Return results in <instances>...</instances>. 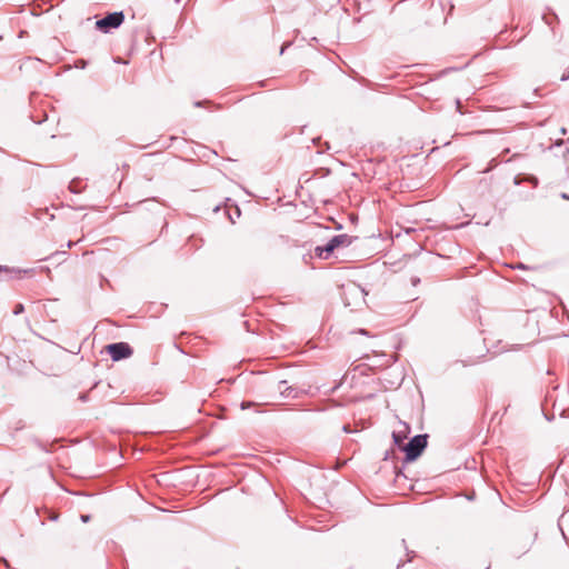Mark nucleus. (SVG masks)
<instances>
[{
    "label": "nucleus",
    "mask_w": 569,
    "mask_h": 569,
    "mask_svg": "<svg viewBox=\"0 0 569 569\" xmlns=\"http://www.w3.org/2000/svg\"><path fill=\"white\" fill-rule=\"evenodd\" d=\"M561 197H562L563 199L569 200V194H567V193H562V194H561Z\"/></svg>",
    "instance_id": "obj_16"
},
{
    "label": "nucleus",
    "mask_w": 569,
    "mask_h": 569,
    "mask_svg": "<svg viewBox=\"0 0 569 569\" xmlns=\"http://www.w3.org/2000/svg\"><path fill=\"white\" fill-rule=\"evenodd\" d=\"M405 430L403 431H393L392 432V439H393V442L397 445V446H401V443L403 442V440L407 438V430H408V426L405 425Z\"/></svg>",
    "instance_id": "obj_6"
},
{
    "label": "nucleus",
    "mask_w": 569,
    "mask_h": 569,
    "mask_svg": "<svg viewBox=\"0 0 569 569\" xmlns=\"http://www.w3.org/2000/svg\"><path fill=\"white\" fill-rule=\"evenodd\" d=\"M81 520H82L83 522H88V521L90 520V516H89V515H82V516H81Z\"/></svg>",
    "instance_id": "obj_10"
},
{
    "label": "nucleus",
    "mask_w": 569,
    "mask_h": 569,
    "mask_svg": "<svg viewBox=\"0 0 569 569\" xmlns=\"http://www.w3.org/2000/svg\"><path fill=\"white\" fill-rule=\"evenodd\" d=\"M360 333L366 335L367 332H366V330L361 329Z\"/></svg>",
    "instance_id": "obj_19"
},
{
    "label": "nucleus",
    "mask_w": 569,
    "mask_h": 569,
    "mask_svg": "<svg viewBox=\"0 0 569 569\" xmlns=\"http://www.w3.org/2000/svg\"><path fill=\"white\" fill-rule=\"evenodd\" d=\"M107 351L113 361L129 358L132 355V348L127 342H116L107 346Z\"/></svg>",
    "instance_id": "obj_4"
},
{
    "label": "nucleus",
    "mask_w": 569,
    "mask_h": 569,
    "mask_svg": "<svg viewBox=\"0 0 569 569\" xmlns=\"http://www.w3.org/2000/svg\"><path fill=\"white\" fill-rule=\"evenodd\" d=\"M123 20H124L123 12H121V11L112 12V13L107 14L104 18L99 19L96 22V27H97V29L107 33L111 29L119 28L122 24Z\"/></svg>",
    "instance_id": "obj_3"
},
{
    "label": "nucleus",
    "mask_w": 569,
    "mask_h": 569,
    "mask_svg": "<svg viewBox=\"0 0 569 569\" xmlns=\"http://www.w3.org/2000/svg\"><path fill=\"white\" fill-rule=\"evenodd\" d=\"M276 390L284 399H298L301 397V395H303L302 389L299 387L288 386L286 380L278 381Z\"/></svg>",
    "instance_id": "obj_5"
},
{
    "label": "nucleus",
    "mask_w": 569,
    "mask_h": 569,
    "mask_svg": "<svg viewBox=\"0 0 569 569\" xmlns=\"http://www.w3.org/2000/svg\"><path fill=\"white\" fill-rule=\"evenodd\" d=\"M427 435H417L403 446L402 450L406 453L407 461L416 460L427 447Z\"/></svg>",
    "instance_id": "obj_2"
},
{
    "label": "nucleus",
    "mask_w": 569,
    "mask_h": 569,
    "mask_svg": "<svg viewBox=\"0 0 569 569\" xmlns=\"http://www.w3.org/2000/svg\"><path fill=\"white\" fill-rule=\"evenodd\" d=\"M23 311H24V306L22 303H18V305H16V307L13 309V315L18 316V315L22 313Z\"/></svg>",
    "instance_id": "obj_8"
},
{
    "label": "nucleus",
    "mask_w": 569,
    "mask_h": 569,
    "mask_svg": "<svg viewBox=\"0 0 569 569\" xmlns=\"http://www.w3.org/2000/svg\"><path fill=\"white\" fill-rule=\"evenodd\" d=\"M1 271L10 272L11 270L8 267H6V266H0V272Z\"/></svg>",
    "instance_id": "obj_13"
},
{
    "label": "nucleus",
    "mask_w": 569,
    "mask_h": 569,
    "mask_svg": "<svg viewBox=\"0 0 569 569\" xmlns=\"http://www.w3.org/2000/svg\"><path fill=\"white\" fill-rule=\"evenodd\" d=\"M568 79H569V70L567 71V73H563V74L561 76V81H566V80H568Z\"/></svg>",
    "instance_id": "obj_11"
},
{
    "label": "nucleus",
    "mask_w": 569,
    "mask_h": 569,
    "mask_svg": "<svg viewBox=\"0 0 569 569\" xmlns=\"http://www.w3.org/2000/svg\"><path fill=\"white\" fill-rule=\"evenodd\" d=\"M252 406H254V402H251V401H242L240 407H241V409H247V408H250V407H252Z\"/></svg>",
    "instance_id": "obj_9"
},
{
    "label": "nucleus",
    "mask_w": 569,
    "mask_h": 569,
    "mask_svg": "<svg viewBox=\"0 0 569 569\" xmlns=\"http://www.w3.org/2000/svg\"><path fill=\"white\" fill-rule=\"evenodd\" d=\"M88 396L86 393H80L79 400L87 401Z\"/></svg>",
    "instance_id": "obj_12"
},
{
    "label": "nucleus",
    "mask_w": 569,
    "mask_h": 569,
    "mask_svg": "<svg viewBox=\"0 0 569 569\" xmlns=\"http://www.w3.org/2000/svg\"><path fill=\"white\" fill-rule=\"evenodd\" d=\"M71 247H72V242H71V241H69V242H68V248H71Z\"/></svg>",
    "instance_id": "obj_18"
},
{
    "label": "nucleus",
    "mask_w": 569,
    "mask_h": 569,
    "mask_svg": "<svg viewBox=\"0 0 569 569\" xmlns=\"http://www.w3.org/2000/svg\"><path fill=\"white\" fill-rule=\"evenodd\" d=\"M352 240L353 238L349 234H337L332 237L326 244L316 247V256L321 259H328L335 249L339 247H349L352 243Z\"/></svg>",
    "instance_id": "obj_1"
},
{
    "label": "nucleus",
    "mask_w": 569,
    "mask_h": 569,
    "mask_svg": "<svg viewBox=\"0 0 569 569\" xmlns=\"http://www.w3.org/2000/svg\"><path fill=\"white\" fill-rule=\"evenodd\" d=\"M283 52H284V47L281 48L280 54H282Z\"/></svg>",
    "instance_id": "obj_17"
},
{
    "label": "nucleus",
    "mask_w": 569,
    "mask_h": 569,
    "mask_svg": "<svg viewBox=\"0 0 569 569\" xmlns=\"http://www.w3.org/2000/svg\"><path fill=\"white\" fill-rule=\"evenodd\" d=\"M407 555L409 558L406 561L400 562L397 566V569H413L411 562H412V558L416 556L415 551H410Z\"/></svg>",
    "instance_id": "obj_7"
},
{
    "label": "nucleus",
    "mask_w": 569,
    "mask_h": 569,
    "mask_svg": "<svg viewBox=\"0 0 569 569\" xmlns=\"http://www.w3.org/2000/svg\"><path fill=\"white\" fill-rule=\"evenodd\" d=\"M411 282H412L413 286H417L420 282V279L419 278H412Z\"/></svg>",
    "instance_id": "obj_14"
},
{
    "label": "nucleus",
    "mask_w": 569,
    "mask_h": 569,
    "mask_svg": "<svg viewBox=\"0 0 569 569\" xmlns=\"http://www.w3.org/2000/svg\"><path fill=\"white\" fill-rule=\"evenodd\" d=\"M517 268H518V269H527V267H526L523 263H519V264L517 266Z\"/></svg>",
    "instance_id": "obj_15"
}]
</instances>
